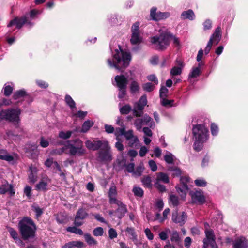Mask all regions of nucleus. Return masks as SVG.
<instances>
[{
    "label": "nucleus",
    "mask_w": 248,
    "mask_h": 248,
    "mask_svg": "<svg viewBox=\"0 0 248 248\" xmlns=\"http://www.w3.org/2000/svg\"><path fill=\"white\" fill-rule=\"evenodd\" d=\"M147 104V97L145 95H144L134 105L133 113L134 116L137 117L134 121V125L138 131H140L142 126L144 125H148L150 128L155 127V124L153 119L147 114H145L142 118H140L143 114V110Z\"/></svg>",
    "instance_id": "obj_1"
},
{
    "label": "nucleus",
    "mask_w": 248,
    "mask_h": 248,
    "mask_svg": "<svg viewBox=\"0 0 248 248\" xmlns=\"http://www.w3.org/2000/svg\"><path fill=\"white\" fill-rule=\"evenodd\" d=\"M158 32L159 35H155L151 39V42L155 45L157 49L163 50L165 49L169 46L170 39H172L173 43L179 45V41L178 38L173 36L168 31L166 28L163 27L160 28Z\"/></svg>",
    "instance_id": "obj_2"
},
{
    "label": "nucleus",
    "mask_w": 248,
    "mask_h": 248,
    "mask_svg": "<svg viewBox=\"0 0 248 248\" xmlns=\"http://www.w3.org/2000/svg\"><path fill=\"white\" fill-rule=\"evenodd\" d=\"M131 58L129 52L116 49L113 55V60L108 59L107 62L111 67H114L122 71L129 65Z\"/></svg>",
    "instance_id": "obj_3"
},
{
    "label": "nucleus",
    "mask_w": 248,
    "mask_h": 248,
    "mask_svg": "<svg viewBox=\"0 0 248 248\" xmlns=\"http://www.w3.org/2000/svg\"><path fill=\"white\" fill-rule=\"evenodd\" d=\"M19 229L22 238L25 240L33 238L36 227L33 221L28 217L24 218L19 223Z\"/></svg>",
    "instance_id": "obj_4"
},
{
    "label": "nucleus",
    "mask_w": 248,
    "mask_h": 248,
    "mask_svg": "<svg viewBox=\"0 0 248 248\" xmlns=\"http://www.w3.org/2000/svg\"><path fill=\"white\" fill-rule=\"evenodd\" d=\"M65 148L70 155L82 156L86 153L83 142L78 139L67 140L65 142Z\"/></svg>",
    "instance_id": "obj_5"
},
{
    "label": "nucleus",
    "mask_w": 248,
    "mask_h": 248,
    "mask_svg": "<svg viewBox=\"0 0 248 248\" xmlns=\"http://www.w3.org/2000/svg\"><path fill=\"white\" fill-rule=\"evenodd\" d=\"M134 78V73L132 71L126 72L124 75L121 74L115 76L114 82L113 84L118 89L126 88L128 80H132Z\"/></svg>",
    "instance_id": "obj_6"
},
{
    "label": "nucleus",
    "mask_w": 248,
    "mask_h": 248,
    "mask_svg": "<svg viewBox=\"0 0 248 248\" xmlns=\"http://www.w3.org/2000/svg\"><path fill=\"white\" fill-rule=\"evenodd\" d=\"M20 113L21 110L18 108L2 110L0 112V119H5L18 124L20 121L19 115Z\"/></svg>",
    "instance_id": "obj_7"
},
{
    "label": "nucleus",
    "mask_w": 248,
    "mask_h": 248,
    "mask_svg": "<svg viewBox=\"0 0 248 248\" xmlns=\"http://www.w3.org/2000/svg\"><path fill=\"white\" fill-rule=\"evenodd\" d=\"M192 133L195 139L206 140H208V130L204 124L193 126Z\"/></svg>",
    "instance_id": "obj_8"
},
{
    "label": "nucleus",
    "mask_w": 248,
    "mask_h": 248,
    "mask_svg": "<svg viewBox=\"0 0 248 248\" xmlns=\"http://www.w3.org/2000/svg\"><path fill=\"white\" fill-rule=\"evenodd\" d=\"M189 178L188 177L186 176L181 177L180 179V184L176 186L177 192L183 199L186 197L188 191L187 183L189 182Z\"/></svg>",
    "instance_id": "obj_9"
},
{
    "label": "nucleus",
    "mask_w": 248,
    "mask_h": 248,
    "mask_svg": "<svg viewBox=\"0 0 248 248\" xmlns=\"http://www.w3.org/2000/svg\"><path fill=\"white\" fill-rule=\"evenodd\" d=\"M51 180L46 175L41 177L38 183L35 186L36 189L39 191H46L51 187Z\"/></svg>",
    "instance_id": "obj_10"
},
{
    "label": "nucleus",
    "mask_w": 248,
    "mask_h": 248,
    "mask_svg": "<svg viewBox=\"0 0 248 248\" xmlns=\"http://www.w3.org/2000/svg\"><path fill=\"white\" fill-rule=\"evenodd\" d=\"M160 182H163L164 183H168L169 182V179L167 174L163 172L157 173L156 174V178L155 183V186L161 192L165 191L166 190L165 186L164 185H161Z\"/></svg>",
    "instance_id": "obj_11"
},
{
    "label": "nucleus",
    "mask_w": 248,
    "mask_h": 248,
    "mask_svg": "<svg viewBox=\"0 0 248 248\" xmlns=\"http://www.w3.org/2000/svg\"><path fill=\"white\" fill-rule=\"evenodd\" d=\"M85 143L88 149L93 151L97 150L99 148L101 149L102 148L106 149L108 147V141L106 140H94L93 141L87 140Z\"/></svg>",
    "instance_id": "obj_12"
},
{
    "label": "nucleus",
    "mask_w": 248,
    "mask_h": 248,
    "mask_svg": "<svg viewBox=\"0 0 248 248\" xmlns=\"http://www.w3.org/2000/svg\"><path fill=\"white\" fill-rule=\"evenodd\" d=\"M110 148L108 142V147L102 148L98 153V160L101 162H110L112 160V155Z\"/></svg>",
    "instance_id": "obj_13"
},
{
    "label": "nucleus",
    "mask_w": 248,
    "mask_h": 248,
    "mask_svg": "<svg viewBox=\"0 0 248 248\" xmlns=\"http://www.w3.org/2000/svg\"><path fill=\"white\" fill-rule=\"evenodd\" d=\"M206 238L203 240V248H208L210 246L211 248H218L216 244L215 235L212 231H206L205 232Z\"/></svg>",
    "instance_id": "obj_14"
},
{
    "label": "nucleus",
    "mask_w": 248,
    "mask_h": 248,
    "mask_svg": "<svg viewBox=\"0 0 248 248\" xmlns=\"http://www.w3.org/2000/svg\"><path fill=\"white\" fill-rule=\"evenodd\" d=\"M8 193L10 196L14 195L15 192L13 186L4 179L0 180V194H4Z\"/></svg>",
    "instance_id": "obj_15"
},
{
    "label": "nucleus",
    "mask_w": 248,
    "mask_h": 248,
    "mask_svg": "<svg viewBox=\"0 0 248 248\" xmlns=\"http://www.w3.org/2000/svg\"><path fill=\"white\" fill-rule=\"evenodd\" d=\"M187 218V216L185 212L178 213L177 211H175L172 213V220L180 226H182L185 224Z\"/></svg>",
    "instance_id": "obj_16"
},
{
    "label": "nucleus",
    "mask_w": 248,
    "mask_h": 248,
    "mask_svg": "<svg viewBox=\"0 0 248 248\" xmlns=\"http://www.w3.org/2000/svg\"><path fill=\"white\" fill-rule=\"evenodd\" d=\"M156 9L152 8L151 10L150 15L153 20H159L164 19L169 17L170 14L168 12H157L156 13Z\"/></svg>",
    "instance_id": "obj_17"
},
{
    "label": "nucleus",
    "mask_w": 248,
    "mask_h": 248,
    "mask_svg": "<svg viewBox=\"0 0 248 248\" xmlns=\"http://www.w3.org/2000/svg\"><path fill=\"white\" fill-rule=\"evenodd\" d=\"M189 195L194 202L202 203L205 202V198L202 191H191Z\"/></svg>",
    "instance_id": "obj_18"
},
{
    "label": "nucleus",
    "mask_w": 248,
    "mask_h": 248,
    "mask_svg": "<svg viewBox=\"0 0 248 248\" xmlns=\"http://www.w3.org/2000/svg\"><path fill=\"white\" fill-rule=\"evenodd\" d=\"M233 248H248V241L244 237H237L233 243Z\"/></svg>",
    "instance_id": "obj_19"
},
{
    "label": "nucleus",
    "mask_w": 248,
    "mask_h": 248,
    "mask_svg": "<svg viewBox=\"0 0 248 248\" xmlns=\"http://www.w3.org/2000/svg\"><path fill=\"white\" fill-rule=\"evenodd\" d=\"M27 22V20L26 16L21 18L16 17L10 22L8 25V27H10L16 25V28L19 29L21 28L24 24L26 23Z\"/></svg>",
    "instance_id": "obj_20"
},
{
    "label": "nucleus",
    "mask_w": 248,
    "mask_h": 248,
    "mask_svg": "<svg viewBox=\"0 0 248 248\" xmlns=\"http://www.w3.org/2000/svg\"><path fill=\"white\" fill-rule=\"evenodd\" d=\"M113 204H116L118 206V208L117 210V213H118L117 217L119 218L123 217L126 212H127V209L126 206L124 205L120 201H118Z\"/></svg>",
    "instance_id": "obj_21"
},
{
    "label": "nucleus",
    "mask_w": 248,
    "mask_h": 248,
    "mask_svg": "<svg viewBox=\"0 0 248 248\" xmlns=\"http://www.w3.org/2000/svg\"><path fill=\"white\" fill-rule=\"evenodd\" d=\"M30 170L31 172L28 176L29 182L34 184L37 179V172L38 170L36 167L31 166L30 167Z\"/></svg>",
    "instance_id": "obj_22"
},
{
    "label": "nucleus",
    "mask_w": 248,
    "mask_h": 248,
    "mask_svg": "<svg viewBox=\"0 0 248 248\" xmlns=\"http://www.w3.org/2000/svg\"><path fill=\"white\" fill-rule=\"evenodd\" d=\"M221 36V28L219 27H217L209 40H211V43L213 44L215 43L216 44H217L220 40Z\"/></svg>",
    "instance_id": "obj_23"
},
{
    "label": "nucleus",
    "mask_w": 248,
    "mask_h": 248,
    "mask_svg": "<svg viewBox=\"0 0 248 248\" xmlns=\"http://www.w3.org/2000/svg\"><path fill=\"white\" fill-rule=\"evenodd\" d=\"M117 192L116 187L115 186H111L108 192V196L109 198V202L111 204L114 203V202L118 201L116 199V195H117Z\"/></svg>",
    "instance_id": "obj_24"
},
{
    "label": "nucleus",
    "mask_w": 248,
    "mask_h": 248,
    "mask_svg": "<svg viewBox=\"0 0 248 248\" xmlns=\"http://www.w3.org/2000/svg\"><path fill=\"white\" fill-rule=\"evenodd\" d=\"M135 75L134 74V78L133 80H130L131 83L130 84V91L132 93H137L140 89V86L138 81L135 80Z\"/></svg>",
    "instance_id": "obj_25"
},
{
    "label": "nucleus",
    "mask_w": 248,
    "mask_h": 248,
    "mask_svg": "<svg viewBox=\"0 0 248 248\" xmlns=\"http://www.w3.org/2000/svg\"><path fill=\"white\" fill-rule=\"evenodd\" d=\"M195 14L192 10L184 11L181 15V18L182 19L192 20L195 19Z\"/></svg>",
    "instance_id": "obj_26"
},
{
    "label": "nucleus",
    "mask_w": 248,
    "mask_h": 248,
    "mask_svg": "<svg viewBox=\"0 0 248 248\" xmlns=\"http://www.w3.org/2000/svg\"><path fill=\"white\" fill-rule=\"evenodd\" d=\"M0 159L9 162L13 161L14 160L13 157L8 154L6 151L4 150H0Z\"/></svg>",
    "instance_id": "obj_27"
},
{
    "label": "nucleus",
    "mask_w": 248,
    "mask_h": 248,
    "mask_svg": "<svg viewBox=\"0 0 248 248\" xmlns=\"http://www.w3.org/2000/svg\"><path fill=\"white\" fill-rule=\"evenodd\" d=\"M141 37L140 33H132L131 38L130 39V42L133 45L139 44L141 41Z\"/></svg>",
    "instance_id": "obj_28"
},
{
    "label": "nucleus",
    "mask_w": 248,
    "mask_h": 248,
    "mask_svg": "<svg viewBox=\"0 0 248 248\" xmlns=\"http://www.w3.org/2000/svg\"><path fill=\"white\" fill-rule=\"evenodd\" d=\"M26 95L27 93L24 90H20L14 94L13 98L15 100H22Z\"/></svg>",
    "instance_id": "obj_29"
},
{
    "label": "nucleus",
    "mask_w": 248,
    "mask_h": 248,
    "mask_svg": "<svg viewBox=\"0 0 248 248\" xmlns=\"http://www.w3.org/2000/svg\"><path fill=\"white\" fill-rule=\"evenodd\" d=\"M9 232L10 233V236L11 237L13 238L15 241L16 243L19 242L21 241L18 234L16 231H15L14 229L11 227H8L7 228Z\"/></svg>",
    "instance_id": "obj_30"
},
{
    "label": "nucleus",
    "mask_w": 248,
    "mask_h": 248,
    "mask_svg": "<svg viewBox=\"0 0 248 248\" xmlns=\"http://www.w3.org/2000/svg\"><path fill=\"white\" fill-rule=\"evenodd\" d=\"M127 144L128 146L130 147H137L139 145L140 140L137 136L133 137L130 140H127Z\"/></svg>",
    "instance_id": "obj_31"
},
{
    "label": "nucleus",
    "mask_w": 248,
    "mask_h": 248,
    "mask_svg": "<svg viewBox=\"0 0 248 248\" xmlns=\"http://www.w3.org/2000/svg\"><path fill=\"white\" fill-rule=\"evenodd\" d=\"M206 140H200L199 139H195L194 143L193 148L196 151H201L203 147V143L205 142Z\"/></svg>",
    "instance_id": "obj_32"
},
{
    "label": "nucleus",
    "mask_w": 248,
    "mask_h": 248,
    "mask_svg": "<svg viewBox=\"0 0 248 248\" xmlns=\"http://www.w3.org/2000/svg\"><path fill=\"white\" fill-rule=\"evenodd\" d=\"M164 158V160L168 164H173L175 159V156L170 152H167Z\"/></svg>",
    "instance_id": "obj_33"
},
{
    "label": "nucleus",
    "mask_w": 248,
    "mask_h": 248,
    "mask_svg": "<svg viewBox=\"0 0 248 248\" xmlns=\"http://www.w3.org/2000/svg\"><path fill=\"white\" fill-rule=\"evenodd\" d=\"M93 125V121L90 120L85 121L82 125L81 131L83 133L87 132Z\"/></svg>",
    "instance_id": "obj_34"
},
{
    "label": "nucleus",
    "mask_w": 248,
    "mask_h": 248,
    "mask_svg": "<svg viewBox=\"0 0 248 248\" xmlns=\"http://www.w3.org/2000/svg\"><path fill=\"white\" fill-rule=\"evenodd\" d=\"M201 73V70H199V67H193L191 72L189 73L188 76V78H196L200 75Z\"/></svg>",
    "instance_id": "obj_35"
},
{
    "label": "nucleus",
    "mask_w": 248,
    "mask_h": 248,
    "mask_svg": "<svg viewBox=\"0 0 248 248\" xmlns=\"http://www.w3.org/2000/svg\"><path fill=\"white\" fill-rule=\"evenodd\" d=\"M63 153H67L66 148H65V142L63 144V146L61 148L56 149L51 151L52 155H61Z\"/></svg>",
    "instance_id": "obj_36"
},
{
    "label": "nucleus",
    "mask_w": 248,
    "mask_h": 248,
    "mask_svg": "<svg viewBox=\"0 0 248 248\" xmlns=\"http://www.w3.org/2000/svg\"><path fill=\"white\" fill-rule=\"evenodd\" d=\"M168 170L172 172V175L175 176H179L181 174V170L177 167H170L168 168Z\"/></svg>",
    "instance_id": "obj_37"
},
{
    "label": "nucleus",
    "mask_w": 248,
    "mask_h": 248,
    "mask_svg": "<svg viewBox=\"0 0 248 248\" xmlns=\"http://www.w3.org/2000/svg\"><path fill=\"white\" fill-rule=\"evenodd\" d=\"M84 238L86 242L89 245H94L97 243L96 241L89 234L85 233L84 234Z\"/></svg>",
    "instance_id": "obj_38"
},
{
    "label": "nucleus",
    "mask_w": 248,
    "mask_h": 248,
    "mask_svg": "<svg viewBox=\"0 0 248 248\" xmlns=\"http://www.w3.org/2000/svg\"><path fill=\"white\" fill-rule=\"evenodd\" d=\"M125 131V130L124 127L122 128H117L115 129H114V133L116 137V140H120L119 137L120 136L124 135Z\"/></svg>",
    "instance_id": "obj_39"
},
{
    "label": "nucleus",
    "mask_w": 248,
    "mask_h": 248,
    "mask_svg": "<svg viewBox=\"0 0 248 248\" xmlns=\"http://www.w3.org/2000/svg\"><path fill=\"white\" fill-rule=\"evenodd\" d=\"M88 216L87 212L83 209H80L78 211L76 217L77 218H80V219L83 220L85 219Z\"/></svg>",
    "instance_id": "obj_40"
},
{
    "label": "nucleus",
    "mask_w": 248,
    "mask_h": 248,
    "mask_svg": "<svg viewBox=\"0 0 248 248\" xmlns=\"http://www.w3.org/2000/svg\"><path fill=\"white\" fill-rule=\"evenodd\" d=\"M66 230L68 232L74 233L77 234L82 235L83 234L82 230L79 228H77L76 227H67Z\"/></svg>",
    "instance_id": "obj_41"
},
{
    "label": "nucleus",
    "mask_w": 248,
    "mask_h": 248,
    "mask_svg": "<svg viewBox=\"0 0 248 248\" xmlns=\"http://www.w3.org/2000/svg\"><path fill=\"white\" fill-rule=\"evenodd\" d=\"M169 199L170 204H172L173 206H176L179 204L178 198L175 195H170Z\"/></svg>",
    "instance_id": "obj_42"
},
{
    "label": "nucleus",
    "mask_w": 248,
    "mask_h": 248,
    "mask_svg": "<svg viewBox=\"0 0 248 248\" xmlns=\"http://www.w3.org/2000/svg\"><path fill=\"white\" fill-rule=\"evenodd\" d=\"M143 185L147 187L150 188L152 186L151 179L149 176L144 177L142 179Z\"/></svg>",
    "instance_id": "obj_43"
},
{
    "label": "nucleus",
    "mask_w": 248,
    "mask_h": 248,
    "mask_svg": "<svg viewBox=\"0 0 248 248\" xmlns=\"http://www.w3.org/2000/svg\"><path fill=\"white\" fill-rule=\"evenodd\" d=\"M161 99V104L162 106L165 107H172L173 106V100H168L165 98Z\"/></svg>",
    "instance_id": "obj_44"
},
{
    "label": "nucleus",
    "mask_w": 248,
    "mask_h": 248,
    "mask_svg": "<svg viewBox=\"0 0 248 248\" xmlns=\"http://www.w3.org/2000/svg\"><path fill=\"white\" fill-rule=\"evenodd\" d=\"M65 100L71 108H75V103L70 95H66L65 97Z\"/></svg>",
    "instance_id": "obj_45"
},
{
    "label": "nucleus",
    "mask_w": 248,
    "mask_h": 248,
    "mask_svg": "<svg viewBox=\"0 0 248 248\" xmlns=\"http://www.w3.org/2000/svg\"><path fill=\"white\" fill-rule=\"evenodd\" d=\"M170 240L172 242L178 243L180 241V237L178 232L176 231L172 232Z\"/></svg>",
    "instance_id": "obj_46"
},
{
    "label": "nucleus",
    "mask_w": 248,
    "mask_h": 248,
    "mask_svg": "<svg viewBox=\"0 0 248 248\" xmlns=\"http://www.w3.org/2000/svg\"><path fill=\"white\" fill-rule=\"evenodd\" d=\"M170 232L169 228H166L164 231L161 232L159 233V238L162 240H165L168 238V233Z\"/></svg>",
    "instance_id": "obj_47"
},
{
    "label": "nucleus",
    "mask_w": 248,
    "mask_h": 248,
    "mask_svg": "<svg viewBox=\"0 0 248 248\" xmlns=\"http://www.w3.org/2000/svg\"><path fill=\"white\" fill-rule=\"evenodd\" d=\"M72 133V132L70 131L66 132L62 131L59 133V136L60 138L65 140L71 137Z\"/></svg>",
    "instance_id": "obj_48"
},
{
    "label": "nucleus",
    "mask_w": 248,
    "mask_h": 248,
    "mask_svg": "<svg viewBox=\"0 0 248 248\" xmlns=\"http://www.w3.org/2000/svg\"><path fill=\"white\" fill-rule=\"evenodd\" d=\"M131 110V107L129 105H125L120 108V111L122 114H127Z\"/></svg>",
    "instance_id": "obj_49"
},
{
    "label": "nucleus",
    "mask_w": 248,
    "mask_h": 248,
    "mask_svg": "<svg viewBox=\"0 0 248 248\" xmlns=\"http://www.w3.org/2000/svg\"><path fill=\"white\" fill-rule=\"evenodd\" d=\"M126 232L128 233V234L131 235V238L132 239L133 241L137 240V235L134 231V230L132 228H127L126 230Z\"/></svg>",
    "instance_id": "obj_50"
},
{
    "label": "nucleus",
    "mask_w": 248,
    "mask_h": 248,
    "mask_svg": "<svg viewBox=\"0 0 248 248\" xmlns=\"http://www.w3.org/2000/svg\"><path fill=\"white\" fill-rule=\"evenodd\" d=\"M132 191L134 195L136 196L141 197L143 195V191L140 187H133Z\"/></svg>",
    "instance_id": "obj_51"
},
{
    "label": "nucleus",
    "mask_w": 248,
    "mask_h": 248,
    "mask_svg": "<svg viewBox=\"0 0 248 248\" xmlns=\"http://www.w3.org/2000/svg\"><path fill=\"white\" fill-rule=\"evenodd\" d=\"M155 85L152 83H146L143 85V88L145 91L151 92L154 89Z\"/></svg>",
    "instance_id": "obj_52"
},
{
    "label": "nucleus",
    "mask_w": 248,
    "mask_h": 248,
    "mask_svg": "<svg viewBox=\"0 0 248 248\" xmlns=\"http://www.w3.org/2000/svg\"><path fill=\"white\" fill-rule=\"evenodd\" d=\"M103 232V229L100 227L95 228L93 231V234L95 236H102Z\"/></svg>",
    "instance_id": "obj_53"
},
{
    "label": "nucleus",
    "mask_w": 248,
    "mask_h": 248,
    "mask_svg": "<svg viewBox=\"0 0 248 248\" xmlns=\"http://www.w3.org/2000/svg\"><path fill=\"white\" fill-rule=\"evenodd\" d=\"M143 170L144 167L143 165H140L136 168V170L133 172V174L135 176H140L141 175Z\"/></svg>",
    "instance_id": "obj_54"
},
{
    "label": "nucleus",
    "mask_w": 248,
    "mask_h": 248,
    "mask_svg": "<svg viewBox=\"0 0 248 248\" xmlns=\"http://www.w3.org/2000/svg\"><path fill=\"white\" fill-rule=\"evenodd\" d=\"M182 73V69L181 67L178 66H174L173 67L170 71V73L172 76H176L180 75Z\"/></svg>",
    "instance_id": "obj_55"
},
{
    "label": "nucleus",
    "mask_w": 248,
    "mask_h": 248,
    "mask_svg": "<svg viewBox=\"0 0 248 248\" xmlns=\"http://www.w3.org/2000/svg\"><path fill=\"white\" fill-rule=\"evenodd\" d=\"M168 90L164 86H162L160 90V97L161 99L165 98L167 96Z\"/></svg>",
    "instance_id": "obj_56"
},
{
    "label": "nucleus",
    "mask_w": 248,
    "mask_h": 248,
    "mask_svg": "<svg viewBox=\"0 0 248 248\" xmlns=\"http://www.w3.org/2000/svg\"><path fill=\"white\" fill-rule=\"evenodd\" d=\"M126 140H130L133 137H134L135 135L133 134V131L132 130H129L127 131H125L124 135Z\"/></svg>",
    "instance_id": "obj_57"
},
{
    "label": "nucleus",
    "mask_w": 248,
    "mask_h": 248,
    "mask_svg": "<svg viewBox=\"0 0 248 248\" xmlns=\"http://www.w3.org/2000/svg\"><path fill=\"white\" fill-rule=\"evenodd\" d=\"M32 208V210L36 213V216L37 217L42 214V210L38 206L33 205Z\"/></svg>",
    "instance_id": "obj_58"
},
{
    "label": "nucleus",
    "mask_w": 248,
    "mask_h": 248,
    "mask_svg": "<svg viewBox=\"0 0 248 248\" xmlns=\"http://www.w3.org/2000/svg\"><path fill=\"white\" fill-rule=\"evenodd\" d=\"M195 185L198 186H205L206 185V182L202 179H198L195 180Z\"/></svg>",
    "instance_id": "obj_59"
},
{
    "label": "nucleus",
    "mask_w": 248,
    "mask_h": 248,
    "mask_svg": "<svg viewBox=\"0 0 248 248\" xmlns=\"http://www.w3.org/2000/svg\"><path fill=\"white\" fill-rule=\"evenodd\" d=\"M140 22H135L131 27V32L132 33H140L139 31V26H140Z\"/></svg>",
    "instance_id": "obj_60"
},
{
    "label": "nucleus",
    "mask_w": 248,
    "mask_h": 248,
    "mask_svg": "<svg viewBox=\"0 0 248 248\" xmlns=\"http://www.w3.org/2000/svg\"><path fill=\"white\" fill-rule=\"evenodd\" d=\"M109 237L110 239H112L117 237V232L113 228H110L108 231Z\"/></svg>",
    "instance_id": "obj_61"
},
{
    "label": "nucleus",
    "mask_w": 248,
    "mask_h": 248,
    "mask_svg": "<svg viewBox=\"0 0 248 248\" xmlns=\"http://www.w3.org/2000/svg\"><path fill=\"white\" fill-rule=\"evenodd\" d=\"M211 133L213 136H216L218 132V128L217 126L214 123L211 124Z\"/></svg>",
    "instance_id": "obj_62"
},
{
    "label": "nucleus",
    "mask_w": 248,
    "mask_h": 248,
    "mask_svg": "<svg viewBox=\"0 0 248 248\" xmlns=\"http://www.w3.org/2000/svg\"><path fill=\"white\" fill-rule=\"evenodd\" d=\"M204 30H210L212 28V22L209 19L206 20L203 24Z\"/></svg>",
    "instance_id": "obj_63"
},
{
    "label": "nucleus",
    "mask_w": 248,
    "mask_h": 248,
    "mask_svg": "<svg viewBox=\"0 0 248 248\" xmlns=\"http://www.w3.org/2000/svg\"><path fill=\"white\" fill-rule=\"evenodd\" d=\"M13 89L10 85H5L4 88V93L6 96H9L12 92Z\"/></svg>",
    "instance_id": "obj_64"
}]
</instances>
